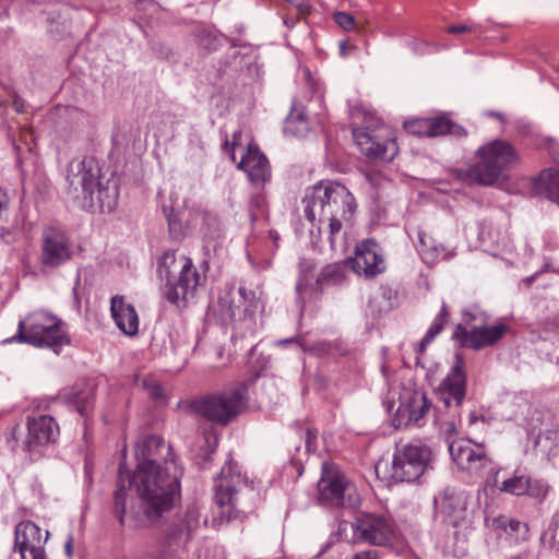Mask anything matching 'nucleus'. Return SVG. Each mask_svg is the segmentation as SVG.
<instances>
[{"label":"nucleus","instance_id":"1","mask_svg":"<svg viewBox=\"0 0 559 559\" xmlns=\"http://www.w3.org/2000/svg\"><path fill=\"white\" fill-rule=\"evenodd\" d=\"M182 471L176 459L165 460L164 467L143 465L130 475L123 462L119 465L117 489L114 495L115 511L120 524H124L129 487H134L141 502V511L150 521H157L170 511L180 497Z\"/></svg>","mask_w":559,"mask_h":559},{"label":"nucleus","instance_id":"2","mask_svg":"<svg viewBox=\"0 0 559 559\" xmlns=\"http://www.w3.org/2000/svg\"><path fill=\"white\" fill-rule=\"evenodd\" d=\"M301 203L306 218L311 223L318 222L319 231L321 224L328 223L331 241L344 223H350L357 207L350 191L332 180H322L308 188Z\"/></svg>","mask_w":559,"mask_h":559},{"label":"nucleus","instance_id":"3","mask_svg":"<svg viewBox=\"0 0 559 559\" xmlns=\"http://www.w3.org/2000/svg\"><path fill=\"white\" fill-rule=\"evenodd\" d=\"M67 194L80 207L92 212H111L118 202L117 186L110 180L103 182L99 164L92 156L70 162Z\"/></svg>","mask_w":559,"mask_h":559},{"label":"nucleus","instance_id":"4","mask_svg":"<svg viewBox=\"0 0 559 559\" xmlns=\"http://www.w3.org/2000/svg\"><path fill=\"white\" fill-rule=\"evenodd\" d=\"M157 272L166 281L164 295L169 302L185 307L194 297L201 275L190 258H177L175 251L168 250L159 259Z\"/></svg>","mask_w":559,"mask_h":559},{"label":"nucleus","instance_id":"5","mask_svg":"<svg viewBox=\"0 0 559 559\" xmlns=\"http://www.w3.org/2000/svg\"><path fill=\"white\" fill-rule=\"evenodd\" d=\"M476 154L479 162L468 169L467 178L484 186H491L504 178L506 171L520 160L516 148L501 139L481 145Z\"/></svg>","mask_w":559,"mask_h":559},{"label":"nucleus","instance_id":"6","mask_svg":"<svg viewBox=\"0 0 559 559\" xmlns=\"http://www.w3.org/2000/svg\"><path fill=\"white\" fill-rule=\"evenodd\" d=\"M15 338L35 347L51 348L55 353L69 343L62 321L45 311L33 312L21 320Z\"/></svg>","mask_w":559,"mask_h":559},{"label":"nucleus","instance_id":"7","mask_svg":"<svg viewBox=\"0 0 559 559\" xmlns=\"http://www.w3.org/2000/svg\"><path fill=\"white\" fill-rule=\"evenodd\" d=\"M247 384L237 383L227 390L193 401L192 408L209 420L227 425L246 407Z\"/></svg>","mask_w":559,"mask_h":559},{"label":"nucleus","instance_id":"8","mask_svg":"<svg viewBox=\"0 0 559 559\" xmlns=\"http://www.w3.org/2000/svg\"><path fill=\"white\" fill-rule=\"evenodd\" d=\"M200 510L188 506L182 519L173 523L154 549L147 550L143 559H186L185 546L200 525Z\"/></svg>","mask_w":559,"mask_h":559},{"label":"nucleus","instance_id":"9","mask_svg":"<svg viewBox=\"0 0 559 559\" xmlns=\"http://www.w3.org/2000/svg\"><path fill=\"white\" fill-rule=\"evenodd\" d=\"M353 542L378 547L392 546L399 538L395 522L388 515L372 512H360L349 523Z\"/></svg>","mask_w":559,"mask_h":559},{"label":"nucleus","instance_id":"10","mask_svg":"<svg viewBox=\"0 0 559 559\" xmlns=\"http://www.w3.org/2000/svg\"><path fill=\"white\" fill-rule=\"evenodd\" d=\"M319 500L323 504L356 509L360 497L355 486L331 463L322 464L321 478L318 481Z\"/></svg>","mask_w":559,"mask_h":559},{"label":"nucleus","instance_id":"11","mask_svg":"<svg viewBox=\"0 0 559 559\" xmlns=\"http://www.w3.org/2000/svg\"><path fill=\"white\" fill-rule=\"evenodd\" d=\"M431 449L419 441L397 449L392 461V478L396 481H415L431 468Z\"/></svg>","mask_w":559,"mask_h":559},{"label":"nucleus","instance_id":"12","mask_svg":"<svg viewBox=\"0 0 559 559\" xmlns=\"http://www.w3.org/2000/svg\"><path fill=\"white\" fill-rule=\"evenodd\" d=\"M487 319L485 313L477 314L471 311H463V320L466 325L477 320L480 321V324L467 329L460 323L455 326L452 337L456 340L462 347L476 350L495 345L503 337L508 331V326L504 323L487 326Z\"/></svg>","mask_w":559,"mask_h":559},{"label":"nucleus","instance_id":"13","mask_svg":"<svg viewBox=\"0 0 559 559\" xmlns=\"http://www.w3.org/2000/svg\"><path fill=\"white\" fill-rule=\"evenodd\" d=\"M39 262L43 270H55L70 261L75 251L68 234L56 226L44 228Z\"/></svg>","mask_w":559,"mask_h":559},{"label":"nucleus","instance_id":"14","mask_svg":"<svg viewBox=\"0 0 559 559\" xmlns=\"http://www.w3.org/2000/svg\"><path fill=\"white\" fill-rule=\"evenodd\" d=\"M241 485H247L237 464L228 461L221 469L214 485V500L221 508L219 515L230 520L238 506V492Z\"/></svg>","mask_w":559,"mask_h":559},{"label":"nucleus","instance_id":"15","mask_svg":"<svg viewBox=\"0 0 559 559\" xmlns=\"http://www.w3.org/2000/svg\"><path fill=\"white\" fill-rule=\"evenodd\" d=\"M259 308L255 293L240 286L236 293L231 290L218 298V313L223 321H248L253 324V316Z\"/></svg>","mask_w":559,"mask_h":559},{"label":"nucleus","instance_id":"16","mask_svg":"<svg viewBox=\"0 0 559 559\" xmlns=\"http://www.w3.org/2000/svg\"><path fill=\"white\" fill-rule=\"evenodd\" d=\"M449 452L459 468L471 474L493 469L491 459L483 444H473L468 439H456L449 443Z\"/></svg>","mask_w":559,"mask_h":559},{"label":"nucleus","instance_id":"17","mask_svg":"<svg viewBox=\"0 0 559 559\" xmlns=\"http://www.w3.org/2000/svg\"><path fill=\"white\" fill-rule=\"evenodd\" d=\"M386 130L356 128L353 130L354 140L360 152L369 158L390 162L399 152L396 141L388 138Z\"/></svg>","mask_w":559,"mask_h":559},{"label":"nucleus","instance_id":"18","mask_svg":"<svg viewBox=\"0 0 559 559\" xmlns=\"http://www.w3.org/2000/svg\"><path fill=\"white\" fill-rule=\"evenodd\" d=\"M439 394L447 408L453 407V416L460 415V407L466 395V374L464 372L463 360L456 356V361L441 381Z\"/></svg>","mask_w":559,"mask_h":559},{"label":"nucleus","instance_id":"19","mask_svg":"<svg viewBox=\"0 0 559 559\" xmlns=\"http://www.w3.org/2000/svg\"><path fill=\"white\" fill-rule=\"evenodd\" d=\"M48 532L43 536L41 528L32 521L19 523L14 532V551L20 554L21 559H26V551L32 559H46L44 545L48 539Z\"/></svg>","mask_w":559,"mask_h":559},{"label":"nucleus","instance_id":"20","mask_svg":"<svg viewBox=\"0 0 559 559\" xmlns=\"http://www.w3.org/2000/svg\"><path fill=\"white\" fill-rule=\"evenodd\" d=\"M312 278L313 276L310 273H305L299 277L296 284V293L301 304H305L306 295L318 296L322 293L324 287L342 284L344 273L342 266L330 264L321 270L314 283H312Z\"/></svg>","mask_w":559,"mask_h":559},{"label":"nucleus","instance_id":"21","mask_svg":"<svg viewBox=\"0 0 559 559\" xmlns=\"http://www.w3.org/2000/svg\"><path fill=\"white\" fill-rule=\"evenodd\" d=\"M136 468L143 465L164 467L165 460L175 459L171 447L156 435L144 437L135 444Z\"/></svg>","mask_w":559,"mask_h":559},{"label":"nucleus","instance_id":"22","mask_svg":"<svg viewBox=\"0 0 559 559\" xmlns=\"http://www.w3.org/2000/svg\"><path fill=\"white\" fill-rule=\"evenodd\" d=\"M28 438L25 444L28 452L38 447L53 443L59 436V426L51 416L41 415L27 419Z\"/></svg>","mask_w":559,"mask_h":559},{"label":"nucleus","instance_id":"23","mask_svg":"<svg viewBox=\"0 0 559 559\" xmlns=\"http://www.w3.org/2000/svg\"><path fill=\"white\" fill-rule=\"evenodd\" d=\"M237 167L247 174L253 185L259 187L263 186L271 178L269 160L255 145H248Z\"/></svg>","mask_w":559,"mask_h":559},{"label":"nucleus","instance_id":"24","mask_svg":"<svg viewBox=\"0 0 559 559\" xmlns=\"http://www.w3.org/2000/svg\"><path fill=\"white\" fill-rule=\"evenodd\" d=\"M374 241L362 242L357 248V253L353 260L352 267L355 273L364 275L366 278H373L385 270L382 255L377 251Z\"/></svg>","mask_w":559,"mask_h":559},{"label":"nucleus","instance_id":"25","mask_svg":"<svg viewBox=\"0 0 559 559\" xmlns=\"http://www.w3.org/2000/svg\"><path fill=\"white\" fill-rule=\"evenodd\" d=\"M499 488L501 491L511 495H527L532 498L540 500L546 497L548 491L547 485L544 484L542 480L532 479L531 477L524 474H519V472H515V474L512 477L502 481Z\"/></svg>","mask_w":559,"mask_h":559},{"label":"nucleus","instance_id":"26","mask_svg":"<svg viewBox=\"0 0 559 559\" xmlns=\"http://www.w3.org/2000/svg\"><path fill=\"white\" fill-rule=\"evenodd\" d=\"M111 316L117 326L127 335H134L139 330L138 313L132 305L126 304L123 296H114L110 302Z\"/></svg>","mask_w":559,"mask_h":559},{"label":"nucleus","instance_id":"27","mask_svg":"<svg viewBox=\"0 0 559 559\" xmlns=\"http://www.w3.org/2000/svg\"><path fill=\"white\" fill-rule=\"evenodd\" d=\"M203 248L206 255L216 253L224 239V227L219 216L211 211L202 212Z\"/></svg>","mask_w":559,"mask_h":559},{"label":"nucleus","instance_id":"28","mask_svg":"<svg viewBox=\"0 0 559 559\" xmlns=\"http://www.w3.org/2000/svg\"><path fill=\"white\" fill-rule=\"evenodd\" d=\"M431 403L423 392H413L406 402L402 403L397 409L403 416L407 415L406 425L413 424L415 426H421L423 419L429 412Z\"/></svg>","mask_w":559,"mask_h":559},{"label":"nucleus","instance_id":"29","mask_svg":"<svg viewBox=\"0 0 559 559\" xmlns=\"http://www.w3.org/2000/svg\"><path fill=\"white\" fill-rule=\"evenodd\" d=\"M450 119L447 117H436L429 119H419L414 122L407 123L412 132L423 134L426 136H438L448 134L450 128Z\"/></svg>","mask_w":559,"mask_h":559},{"label":"nucleus","instance_id":"30","mask_svg":"<svg viewBox=\"0 0 559 559\" xmlns=\"http://www.w3.org/2000/svg\"><path fill=\"white\" fill-rule=\"evenodd\" d=\"M467 499L463 491L445 490L441 503L442 512L452 518L454 524L464 518Z\"/></svg>","mask_w":559,"mask_h":559},{"label":"nucleus","instance_id":"31","mask_svg":"<svg viewBox=\"0 0 559 559\" xmlns=\"http://www.w3.org/2000/svg\"><path fill=\"white\" fill-rule=\"evenodd\" d=\"M418 250L425 263H433L438 259L450 258V253L447 251L445 247L439 245L436 239L425 231H418Z\"/></svg>","mask_w":559,"mask_h":559},{"label":"nucleus","instance_id":"32","mask_svg":"<svg viewBox=\"0 0 559 559\" xmlns=\"http://www.w3.org/2000/svg\"><path fill=\"white\" fill-rule=\"evenodd\" d=\"M309 130L310 127L305 108L294 104L290 114L285 120L284 131L295 136H305Z\"/></svg>","mask_w":559,"mask_h":559},{"label":"nucleus","instance_id":"33","mask_svg":"<svg viewBox=\"0 0 559 559\" xmlns=\"http://www.w3.org/2000/svg\"><path fill=\"white\" fill-rule=\"evenodd\" d=\"M536 189L538 193L559 204V171L551 168L543 170L537 179Z\"/></svg>","mask_w":559,"mask_h":559},{"label":"nucleus","instance_id":"34","mask_svg":"<svg viewBox=\"0 0 559 559\" xmlns=\"http://www.w3.org/2000/svg\"><path fill=\"white\" fill-rule=\"evenodd\" d=\"M533 439V447L543 455H549L557 445L558 430L552 425L534 435V429L530 432Z\"/></svg>","mask_w":559,"mask_h":559},{"label":"nucleus","instance_id":"35","mask_svg":"<svg viewBox=\"0 0 559 559\" xmlns=\"http://www.w3.org/2000/svg\"><path fill=\"white\" fill-rule=\"evenodd\" d=\"M449 318V311L447 308V304L442 301L440 312L435 318L433 322L427 330L426 334L421 338L419 343V352H425L426 347L433 341V338L443 330L444 324L447 323Z\"/></svg>","mask_w":559,"mask_h":559},{"label":"nucleus","instance_id":"36","mask_svg":"<svg viewBox=\"0 0 559 559\" xmlns=\"http://www.w3.org/2000/svg\"><path fill=\"white\" fill-rule=\"evenodd\" d=\"M195 41L200 47L207 51H214L222 46L223 37L218 35L214 29L197 26L194 29Z\"/></svg>","mask_w":559,"mask_h":559},{"label":"nucleus","instance_id":"37","mask_svg":"<svg viewBox=\"0 0 559 559\" xmlns=\"http://www.w3.org/2000/svg\"><path fill=\"white\" fill-rule=\"evenodd\" d=\"M540 540L544 545L559 551V510L554 513L548 528L542 534Z\"/></svg>","mask_w":559,"mask_h":559},{"label":"nucleus","instance_id":"38","mask_svg":"<svg viewBox=\"0 0 559 559\" xmlns=\"http://www.w3.org/2000/svg\"><path fill=\"white\" fill-rule=\"evenodd\" d=\"M501 524L504 526V530L510 535H515L516 538H525L528 532L527 525L518 520L513 519H503L501 520Z\"/></svg>","mask_w":559,"mask_h":559},{"label":"nucleus","instance_id":"39","mask_svg":"<svg viewBox=\"0 0 559 559\" xmlns=\"http://www.w3.org/2000/svg\"><path fill=\"white\" fill-rule=\"evenodd\" d=\"M333 20L342 29L346 32H349L355 27V17L347 12L340 11L334 13Z\"/></svg>","mask_w":559,"mask_h":559},{"label":"nucleus","instance_id":"40","mask_svg":"<svg viewBox=\"0 0 559 559\" xmlns=\"http://www.w3.org/2000/svg\"><path fill=\"white\" fill-rule=\"evenodd\" d=\"M143 386L148 391L152 397L159 399L162 396V386L154 379H144Z\"/></svg>","mask_w":559,"mask_h":559},{"label":"nucleus","instance_id":"41","mask_svg":"<svg viewBox=\"0 0 559 559\" xmlns=\"http://www.w3.org/2000/svg\"><path fill=\"white\" fill-rule=\"evenodd\" d=\"M412 49L417 55H426L435 51V48L426 41H412Z\"/></svg>","mask_w":559,"mask_h":559},{"label":"nucleus","instance_id":"42","mask_svg":"<svg viewBox=\"0 0 559 559\" xmlns=\"http://www.w3.org/2000/svg\"><path fill=\"white\" fill-rule=\"evenodd\" d=\"M239 51L234 46L227 53H226V61L225 66L234 69H238L240 67V62L237 61L239 58Z\"/></svg>","mask_w":559,"mask_h":559},{"label":"nucleus","instance_id":"43","mask_svg":"<svg viewBox=\"0 0 559 559\" xmlns=\"http://www.w3.org/2000/svg\"><path fill=\"white\" fill-rule=\"evenodd\" d=\"M91 404H92V396L85 395L76 402V409L82 416H85L88 412Z\"/></svg>","mask_w":559,"mask_h":559},{"label":"nucleus","instance_id":"44","mask_svg":"<svg viewBox=\"0 0 559 559\" xmlns=\"http://www.w3.org/2000/svg\"><path fill=\"white\" fill-rule=\"evenodd\" d=\"M12 106L16 114H23L26 109L25 100L16 93H14L12 98Z\"/></svg>","mask_w":559,"mask_h":559},{"label":"nucleus","instance_id":"45","mask_svg":"<svg viewBox=\"0 0 559 559\" xmlns=\"http://www.w3.org/2000/svg\"><path fill=\"white\" fill-rule=\"evenodd\" d=\"M449 126H450V128H449L448 134H452V135L457 136V138H463V136L467 135L466 130L462 126L456 124V123H454L451 120H450V124Z\"/></svg>","mask_w":559,"mask_h":559},{"label":"nucleus","instance_id":"46","mask_svg":"<svg viewBox=\"0 0 559 559\" xmlns=\"http://www.w3.org/2000/svg\"><path fill=\"white\" fill-rule=\"evenodd\" d=\"M240 136V133H235L234 134V140L233 142L230 143L229 141H226L224 143V148L227 151V153H229L230 155V158L233 159V162L236 160V156H235V146L237 145V138Z\"/></svg>","mask_w":559,"mask_h":559},{"label":"nucleus","instance_id":"47","mask_svg":"<svg viewBox=\"0 0 559 559\" xmlns=\"http://www.w3.org/2000/svg\"><path fill=\"white\" fill-rule=\"evenodd\" d=\"M289 4L294 5L299 10L300 13L305 14L309 10V5L304 0H285Z\"/></svg>","mask_w":559,"mask_h":559},{"label":"nucleus","instance_id":"48","mask_svg":"<svg viewBox=\"0 0 559 559\" xmlns=\"http://www.w3.org/2000/svg\"><path fill=\"white\" fill-rule=\"evenodd\" d=\"M353 559H378L377 550H365L356 554Z\"/></svg>","mask_w":559,"mask_h":559},{"label":"nucleus","instance_id":"49","mask_svg":"<svg viewBox=\"0 0 559 559\" xmlns=\"http://www.w3.org/2000/svg\"><path fill=\"white\" fill-rule=\"evenodd\" d=\"M448 31L451 34H461V33H465V32H471L472 27L468 25H465V24H461V25L450 26Z\"/></svg>","mask_w":559,"mask_h":559},{"label":"nucleus","instance_id":"50","mask_svg":"<svg viewBox=\"0 0 559 559\" xmlns=\"http://www.w3.org/2000/svg\"><path fill=\"white\" fill-rule=\"evenodd\" d=\"M154 4V0H135V5L139 10H145Z\"/></svg>","mask_w":559,"mask_h":559},{"label":"nucleus","instance_id":"51","mask_svg":"<svg viewBox=\"0 0 559 559\" xmlns=\"http://www.w3.org/2000/svg\"><path fill=\"white\" fill-rule=\"evenodd\" d=\"M478 420L484 421L485 417L483 415H478L476 412H471L469 415H468V424L469 425H474Z\"/></svg>","mask_w":559,"mask_h":559},{"label":"nucleus","instance_id":"52","mask_svg":"<svg viewBox=\"0 0 559 559\" xmlns=\"http://www.w3.org/2000/svg\"><path fill=\"white\" fill-rule=\"evenodd\" d=\"M72 545H73V537L69 536L64 544V550H66V554L68 557H72V551H73Z\"/></svg>","mask_w":559,"mask_h":559},{"label":"nucleus","instance_id":"53","mask_svg":"<svg viewBox=\"0 0 559 559\" xmlns=\"http://www.w3.org/2000/svg\"><path fill=\"white\" fill-rule=\"evenodd\" d=\"M539 273L536 272L535 274L531 275V276H527V277H524L522 281H521V284L525 285L526 287L531 286L532 283L534 282V280L536 278V276L538 275Z\"/></svg>","mask_w":559,"mask_h":559},{"label":"nucleus","instance_id":"54","mask_svg":"<svg viewBox=\"0 0 559 559\" xmlns=\"http://www.w3.org/2000/svg\"><path fill=\"white\" fill-rule=\"evenodd\" d=\"M8 236H10V233L5 231L3 228H0V237L7 242H9V239L7 238Z\"/></svg>","mask_w":559,"mask_h":559},{"label":"nucleus","instance_id":"55","mask_svg":"<svg viewBox=\"0 0 559 559\" xmlns=\"http://www.w3.org/2000/svg\"><path fill=\"white\" fill-rule=\"evenodd\" d=\"M311 444H312L311 443V432H310V430H308V437H307V441H306V445H307L308 451L311 450Z\"/></svg>","mask_w":559,"mask_h":559},{"label":"nucleus","instance_id":"56","mask_svg":"<svg viewBox=\"0 0 559 559\" xmlns=\"http://www.w3.org/2000/svg\"><path fill=\"white\" fill-rule=\"evenodd\" d=\"M293 342H295V338H294V337H290V338L281 340V341L278 342V344H290V343H293Z\"/></svg>","mask_w":559,"mask_h":559},{"label":"nucleus","instance_id":"57","mask_svg":"<svg viewBox=\"0 0 559 559\" xmlns=\"http://www.w3.org/2000/svg\"><path fill=\"white\" fill-rule=\"evenodd\" d=\"M340 50L342 56H346V45L345 43H341Z\"/></svg>","mask_w":559,"mask_h":559},{"label":"nucleus","instance_id":"58","mask_svg":"<svg viewBox=\"0 0 559 559\" xmlns=\"http://www.w3.org/2000/svg\"><path fill=\"white\" fill-rule=\"evenodd\" d=\"M284 23H285V25H287V26H290V27H292V26H294V25H295V20H293V19H292V20H290V19H285V20H284Z\"/></svg>","mask_w":559,"mask_h":559},{"label":"nucleus","instance_id":"59","mask_svg":"<svg viewBox=\"0 0 559 559\" xmlns=\"http://www.w3.org/2000/svg\"><path fill=\"white\" fill-rule=\"evenodd\" d=\"M491 115L497 117V118H499V119H502V116L500 114H498V112H492Z\"/></svg>","mask_w":559,"mask_h":559},{"label":"nucleus","instance_id":"60","mask_svg":"<svg viewBox=\"0 0 559 559\" xmlns=\"http://www.w3.org/2000/svg\"><path fill=\"white\" fill-rule=\"evenodd\" d=\"M131 513L134 514L135 516L138 515L139 511H135L134 508L132 507L131 508Z\"/></svg>","mask_w":559,"mask_h":559},{"label":"nucleus","instance_id":"61","mask_svg":"<svg viewBox=\"0 0 559 559\" xmlns=\"http://www.w3.org/2000/svg\"><path fill=\"white\" fill-rule=\"evenodd\" d=\"M450 429H454V424L453 423H450Z\"/></svg>","mask_w":559,"mask_h":559}]
</instances>
